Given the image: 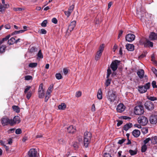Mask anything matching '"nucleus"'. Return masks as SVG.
<instances>
[{
  "instance_id": "nucleus-1",
  "label": "nucleus",
  "mask_w": 157,
  "mask_h": 157,
  "mask_svg": "<svg viewBox=\"0 0 157 157\" xmlns=\"http://www.w3.org/2000/svg\"><path fill=\"white\" fill-rule=\"evenodd\" d=\"M106 97L110 102H113L117 98L116 92L112 90H109L107 92Z\"/></svg>"
},
{
  "instance_id": "nucleus-2",
  "label": "nucleus",
  "mask_w": 157,
  "mask_h": 157,
  "mask_svg": "<svg viewBox=\"0 0 157 157\" xmlns=\"http://www.w3.org/2000/svg\"><path fill=\"white\" fill-rule=\"evenodd\" d=\"M150 83L148 82L146 83L144 86H140L138 87V90L140 93H143L146 92L147 90L150 88Z\"/></svg>"
},
{
  "instance_id": "nucleus-3",
  "label": "nucleus",
  "mask_w": 157,
  "mask_h": 157,
  "mask_svg": "<svg viewBox=\"0 0 157 157\" xmlns=\"http://www.w3.org/2000/svg\"><path fill=\"white\" fill-rule=\"evenodd\" d=\"M137 120L139 124L143 126L146 125L148 123L147 118L144 116H140L138 118Z\"/></svg>"
},
{
  "instance_id": "nucleus-4",
  "label": "nucleus",
  "mask_w": 157,
  "mask_h": 157,
  "mask_svg": "<svg viewBox=\"0 0 157 157\" xmlns=\"http://www.w3.org/2000/svg\"><path fill=\"white\" fill-rule=\"evenodd\" d=\"M134 112L136 115H140L143 114L144 112L143 106L140 105L136 106L134 109Z\"/></svg>"
},
{
  "instance_id": "nucleus-5",
  "label": "nucleus",
  "mask_w": 157,
  "mask_h": 157,
  "mask_svg": "<svg viewBox=\"0 0 157 157\" xmlns=\"http://www.w3.org/2000/svg\"><path fill=\"white\" fill-rule=\"evenodd\" d=\"M144 105L145 108L149 110H152L154 108L153 103L150 101H147L145 103Z\"/></svg>"
},
{
  "instance_id": "nucleus-6",
  "label": "nucleus",
  "mask_w": 157,
  "mask_h": 157,
  "mask_svg": "<svg viewBox=\"0 0 157 157\" xmlns=\"http://www.w3.org/2000/svg\"><path fill=\"white\" fill-rule=\"evenodd\" d=\"M11 119H9L7 117H4L1 120V122L3 126L7 125L9 124L11 125L10 124Z\"/></svg>"
},
{
  "instance_id": "nucleus-7",
  "label": "nucleus",
  "mask_w": 157,
  "mask_h": 157,
  "mask_svg": "<svg viewBox=\"0 0 157 157\" xmlns=\"http://www.w3.org/2000/svg\"><path fill=\"white\" fill-rule=\"evenodd\" d=\"M120 61L117 60H115L113 61L110 65V67L113 71H115L117 68V66Z\"/></svg>"
},
{
  "instance_id": "nucleus-8",
  "label": "nucleus",
  "mask_w": 157,
  "mask_h": 157,
  "mask_svg": "<svg viewBox=\"0 0 157 157\" xmlns=\"http://www.w3.org/2000/svg\"><path fill=\"white\" fill-rule=\"evenodd\" d=\"M28 155L29 157H38L37 152L35 149H30L28 152Z\"/></svg>"
},
{
  "instance_id": "nucleus-9",
  "label": "nucleus",
  "mask_w": 157,
  "mask_h": 157,
  "mask_svg": "<svg viewBox=\"0 0 157 157\" xmlns=\"http://www.w3.org/2000/svg\"><path fill=\"white\" fill-rule=\"evenodd\" d=\"M135 38V36L132 34H128L126 36L125 39L126 41L132 42L133 41Z\"/></svg>"
},
{
  "instance_id": "nucleus-10",
  "label": "nucleus",
  "mask_w": 157,
  "mask_h": 157,
  "mask_svg": "<svg viewBox=\"0 0 157 157\" xmlns=\"http://www.w3.org/2000/svg\"><path fill=\"white\" fill-rule=\"evenodd\" d=\"M11 121L10 124L12 126L15 124L19 123L20 122V119L19 116H15L13 119H11Z\"/></svg>"
},
{
  "instance_id": "nucleus-11",
  "label": "nucleus",
  "mask_w": 157,
  "mask_h": 157,
  "mask_svg": "<svg viewBox=\"0 0 157 157\" xmlns=\"http://www.w3.org/2000/svg\"><path fill=\"white\" fill-rule=\"evenodd\" d=\"M76 24V21H71L70 25H69L68 29L67 30V32H71V31L73 30Z\"/></svg>"
},
{
  "instance_id": "nucleus-12",
  "label": "nucleus",
  "mask_w": 157,
  "mask_h": 157,
  "mask_svg": "<svg viewBox=\"0 0 157 157\" xmlns=\"http://www.w3.org/2000/svg\"><path fill=\"white\" fill-rule=\"evenodd\" d=\"M125 106L122 104H120L117 106V110L118 112L121 113L124 111L125 109Z\"/></svg>"
},
{
  "instance_id": "nucleus-13",
  "label": "nucleus",
  "mask_w": 157,
  "mask_h": 157,
  "mask_svg": "<svg viewBox=\"0 0 157 157\" xmlns=\"http://www.w3.org/2000/svg\"><path fill=\"white\" fill-rule=\"evenodd\" d=\"M144 46L145 47H152L153 46V43L152 42L149 41L148 40H147L143 43Z\"/></svg>"
},
{
  "instance_id": "nucleus-14",
  "label": "nucleus",
  "mask_w": 157,
  "mask_h": 157,
  "mask_svg": "<svg viewBox=\"0 0 157 157\" xmlns=\"http://www.w3.org/2000/svg\"><path fill=\"white\" fill-rule=\"evenodd\" d=\"M150 121L152 124H155L157 122V118L155 116H151L150 119Z\"/></svg>"
},
{
  "instance_id": "nucleus-15",
  "label": "nucleus",
  "mask_w": 157,
  "mask_h": 157,
  "mask_svg": "<svg viewBox=\"0 0 157 157\" xmlns=\"http://www.w3.org/2000/svg\"><path fill=\"white\" fill-rule=\"evenodd\" d=\"M91 139L84 138V146L85 147H87L88 146V145L90 144Z\"/></svg>"
},
{
  "instance_id": "nucleus-16",
  "label": "nucleus",
  "mask_w": 157,
  "mask_h": 157,
  "mask_svg": "<svg viewBox=\"0 0 157 157\" xmlns=\"http://www.w3.org/2000/svg\"><path fill=\"white\" fill-rule=\"evenodd\" d=\"M149 38L151 40H154L157 39V35L154 33L152 32L149 35Z\"/></svg>"
},
{
  "instance_id": "nucleus-17",
  "label": "nucleus",
  "mask_w": 157,
  "mask_h": 157,
  "mask_svg": "<svg viewBox=\"0 0 157 157\" xmlns=\"http://www.w3.org/2000/svg\"><path fill=\"white\" fill-rule=\"evenodd\" d=\"M127 49L129 51H133L134 50V46L132 44H128L126 45Z\"/></svg>"
},
{
  "instance_id": "nucleus-18",
  "label": "nucleus",
  "mask_w": 157,
  "mask_h": 157,
  "mask_svg": "<svg viewBox=\"0 0 157 157\" xmlns=\"http://www.w3.org/2000/svg\"><path fill=\"white\" fill-rule=\"evenodd\" d=\"M140 132L138 130L135 129L132 132L133 135L136 137H138L140 135Z\"/></svg>"
},
{
  "instance_id": "nucleus-19",
  "label": "nucleus",
  "mask_w": 157,
  "mask_h": 157,
  "mask_svg": "<svg viewBox=\"0 0 157 157\" xmlns=\"http://www.w3.org/2000/svg\"><path fill=\"white\" fill-rule=\"evenodd\" d=\"M67 132L69 133H73L75 131V129L73 126L71 125L67 128Z\"/></svg>"
},
{
  "instance_id": "nucleus-20",
  "label": "nucleus",
  "mask_w": 157,
  "mask_h": 157,
  "mask_svg": "<svg viewBox=\"0 0 157 157\" xmlns=\"http://www.w3.org/2000/svg\"><path fill=\"white\" fill-rule=\"evenodd\" d=\"M137 74L140 78H142L144 75V71L143 69H140L138 71Z\"/></svg>"
},
{
  "instance_id": "nucleus-21",
  "label": "nucleus",
  "mask_w": 157,
  "mask_h": 157,
  "mask_svg": "<svg viewBox=\"0 0 157 157\" xmlns=\"http://www.w3.org/2000/svg\"><path fill=\"white\" fill-rule=\"evenodd\" d=\"M97 98L99 100L101 99L102 98L101 89V88L99 89L97 95Z\"/></svg>"
},
{
  "instance_id": "nucleus-22",
  "label": "nucleus",
  "mask_w": 157,
  "mask_h": 157,
  "mask_svg": "<svg viewBox=\"0 0 157 157\" xmlns=\"http://www.w3.org/2000/svg\"><path fill=\"white\" fill-rule=\"evenodd\" d=\"M84 138H87L91 139V134L90 132L86 131L85 132L84 134Z\"/></svg>"
},
{
  "instance_id": "nucleus-23",
  "label": "nucleus",
  "mask_w": 157,
  "mask_h": 157,
  "mask_svg": "<svg viewBox=\"0 0 157 157\" xmlns=\"http://www.w3.org/2000/svg\"><path fill=\"white\" fill-rule=\"evenodd\" d=\"M132 126V124L131 123L127 124L125 125L123 127V129L125 131H127L129 128Z\"/></svg>"
},
{
  "instance_id": "nucleus-24",
  "label": "nucleus",
  "mask_w": 157,
  "mask_h": 157,
  "mask_svg": "<svg viewBox=\"0 0 157 157\" xmlns=\"http://www.w3.org/2000/svg\"><path fill=\"white\" fill-rule=\"evenodd\" d=\"M6 46L5 45H2L0 47V53H3L5 52Z\"/></svg>"
},
{
  "instance_id": "nucleus-25",
  "label": "nucleus",
  "mask_w": 157,
  "mask_h": 157,
  "mask_svg": "<svg viewBox=\"0 0 157 157\" xmlns=\"http://www.w3.org/2000/svg\"><path fill=\"white\" fill-rule=\"evenodd\" d=\"M37 57L36 58L37 59H42L43 58V55L41 52V50H40L38 52V53L37 54Z\"/></svg>"
},
{
  "instance_id": "nucleus-26",
  "label": "nucleus",
  "mask_w": 157,
  "mask_h": 157,
  "mask_svg": "<svg viewBox=\"0 0 157 157\" xmlns=\"http://www.w3.org/2000/svg\"><path fill=\"white\" fill-rule=\"evenodd\" d=\"M15 39L14 37H12L8 40V43L9 45H12L15 43Z\"/></svg>"
},
{
  "instance_id": "nucleus-27",
  "label": "nucleus",
  "mask_w": 157,
  "mask_h": 157,
  "mask_svg": "<svg viewBox=\"0 0 157 157\" xmlns=\"http://www.w3.org/2000/svg\"><path fill=\"white\" fill-rule=\"evenodd\" d=\"M12 108L13 110L17 113H18L20 111L19 107L16 105H13L12 106Z\"/></svg>"
},
{
  "instance_id": "nucleus-28",
  "label": "nucleus",
  "mask_w": 157,
  "mask_h": 157,
  "mask_svg": "<svg viewBox=\"0 0 157 157\" xmlns=\"http://www.w3.org/2000/svg\"><path fill=\"white\" fill-rule=\"evenodd\" d=\"M151 139V141L152 143L155 144L157 143V136L152 137Z\"/></svg>"
},
{
  "instance_id": "nucleus-29",
  "label": "nucleus",
  "mask_w": 157,
  "mask_h": 157,
  "mask_svg": "<svg viewBox=\"0 0 157 157\" xmlns=\"http://www.w3.org/2000/svg\"><path fill=\"white\" fill-rule=\"evenodd\" d=\"M25 31L26 30H21L19 31H15L12 33V35H14L17 34L22 33Z\"/></svg>"
},
{
  "instance_id": "nucleus-30",
  "label": "nucleus",
  "mask_w": 157,
  "mask_h": 157,
  "mask_svg": "<svg viewBox=\"0 0 157 157\" xmlns=\"http://www.w3.org/2000/svg\"><path fill=\"white\" fill-rule=\"evenodd\" d=\"M102 53L100 52H97L95 57V59L96 60H98L100 58Z\"/></svg>"
},
{
  "instance_id": "nucleus-31",
  "label": "nucleus",
  "mask_w": 157,
  "mask_h": 157,
  "mask_svg": "<svg viewBox=\"0 0 157 157\" xmlns=\"http://www.w3.org/2000/svg\"><path fill=\"white\" fill-rule=\"evenodd\" d=\"M66 108V105L64 103H62L60 105L58 106V108L59 109H64Z\"/></svg>"
},
{
  "instance_id": "nucleus-32",
  "label": "nucleus",
  "mask_w": 157,
  "mask_h": 157,
  "mask_svg": "<svg viewBox=\"0 0 157 157\" xmlns=\"http://www.w3.org/2000/svg\"><path fill=\"white\" fill-rule=\"evenodd\" d=\"M111 82V79L108 78L107 79L105 82V86L106 87L109 86Z\"/></svg>"
},
{
  "instance_id": "nucleus-33",
  "label": "nucleus",
  "mask_w": 157,
  "mask_h": 157,
  "mask_svg": "<svg viewBox=\"0 0 157 157\" xmlns=\"http://www.w3.org/2000/svg\"><path fill=\"white\" fill-rule=\"evenodd\" d=\"M37 51V49L34 47H31L29 49V51L31 53H34Z\"/></svg>"
},
{
  "instance_id": "nucleus-34",
  "label": "nucleus",
  "mask_w": 157,
  "mask_h": 157,
  "mask_svg": "<svg viewBox=\"0 0 157 157\" xmlns=\"http://www.w3.org/2000/svg\"><path fill=\"white\" fill-rule=\"evenodd\" d=\"M50 97V94H49V93L48 92L46 93V96L45 98L44 101L45 102L47 101L49 98Z\"/></svg>"
},
{
  "instance_id": "nucleus-35",
  "label": "nucleus",
  "mask_w": 157,
  "mask_h": 157,
  "mask_svg": "<svg viewBox=\"0 0 157 157\" xmlns=\"http://www.w3.org/2000/svg\"><path fill=\"white\" fill-rule=\"evenodd\" d=\"M53 85H51L48 88V90H47L46 93L48 92L49 93V94H50L52 92V89L53 88Z\"/></svg>"
},
{
  "instance_id": "nucleus-36",
  "label": "nucleus",
  "mask_w": 157,
  "mask_h": 157,
  "mask_svg": "<svg viewBox=\"0 0 157 157\" xmlns=\"http://www.w3.org/2000/svg\"><path fill=\"white\" fill-rule=\"evenodd\" d=\"M38 96L39 98H44V91L41 92H38Z\"/></svg>"
},
{
  "instance_id": "nucleus-37",
  "label": "nucleus",
  "mask_w": 157,
  "mask_h": 157,
  "mask_svg": "<svg viewBox=\"0 0 157 157\" xmlns=\"http://www.w3.org/2000/svg\"><path fill=\"white\" fill-rule=\"evenodd\" d=\"M37 65V63H31L29 64V67L34 68L36 67Z\"/></svg>"
},
{
  "instance_id": "nucleus-38",
  "label": "nucleus",
  "mask_w": 157,
  "mask_h": 157,
  "mask_svg": "<svg viewBox=\"0 0 157 157\" xmlns=\"http://www.w3.org/2000/svg\"><path fill=\"white\" fill-rule=\"evenodd\" d=\"M56 79L59 80L62 78V76L59 73H57L56 74Z\"/></svg>"
},
{
  "instance_id": "nucleus-39",
  "label": "nucleus",
  "mask_w": 157,
  "mask_h": 157,
  "mask_svg": "<svg viewBox=\"0 0 157 157\" xmlns=\"http://www.w3.org/2000/svg\"><path fill=\"white\" fill-rule=\"evenodd\" d=\"M104 44H102L100 46L98 52H101L102 53L104 50Z\"/></svg>"
},
{
  "instance_id": "nucleus-40",
  "label": "nucleus",
  "mask_w": 157,
  "mask_h": 157,
  "mask_svg": "<svg viewBox=\"0 0 157 157\" xmlns=\"http://www.w3.org/2000/svg\"><path fill=\"white\" fill-rule=\"evenodd\" d=\"M129 152L130 154L132 155H136L137 153V151H136L135 150H129Z\"/></svg>"
},
{
  "instance_id": "nucleus-41",
  "label": "nucleus",
  "mask_w": 157,
  "mask_h": 157,
  "mask_svg": "<svg viewBox=\"0 0 157 157\" xmlns=\"http://www.w3.org/2000/svg\"><path fill=\"white\" fill-rule=\"evenodd\" d=\"M24 78L25 80H29L32 79L33 78L30 75H26Z\"/></svg>"
},
{
  "instance_id": "nucleus-42",
  "label": "nucleus",
  "mask_w": 157,
  "mask_h": 157,
  "mask_svg": "<svg viewBox=\"0 0 157 157\" xmlns=\"http://www.w3.org/2000/svg\"><path fill=\"white\" fill-rule=\"evenodd\" d=\"M147 149V146L144 144L142 146L141 148V151L142 152H145Z\"/></svg>"
},
{
  "instance_id": "nucleus-43",
  "label": "nucleus",
  "mask_w": 157,
  "mask_h": 157,
  "mask_svg": "<svg viewBox=\"0 0 157 157\" xmlns=\"http://www.w3.org/2000/svg\"><path fill=\"white\" fill-rule=\"evenodd\" d=\"M31 87L30 86H27L25 87V89L24 93L26 94L27 93L28 91H29L31 88Z\"/></svg>"
},
{
  "instance_id": "nucleus-44",
  "label": "nucleus",
  "mask_w": 157,
  "mask_h": 157,
  "mask_svg": "<svg viewBox=\"0 0 157 157\" xmlns=\"http://www.w3.org/2000/svg\"><path fill=\"white\" fill-rule=\"evenodd\" d=\"M44 90L43 89V84L41 83L40 85L39 89H38V92H41L42 91H44Z\"/></svg>"
},
{
  "instance_id": "nucleus-45",
  "label": "nucleus",
  "mask_w": 157,
  "mask_h": 157,
  "mask_svg": "<svg viewBox=\"0 0 157 157\" xmlns=\"http://www.w3.org/2000/svg\"><path fill=\"white\" fill-rule=\"evenodd\" d=\"M142 131L144 134H146L148 132V129L146 128H143L142 129Z\"/></svg>"
},
{
  "instance_id": "nucleus-46",
  "label": "nucleus",
  "mask_w": 157,
  "mask_h": 157,
  "mask_svg": "<svg viewBox=\"0 0 157 157\" xmlns=\"http://www.w3.org/2000/svg\"><path fill=\"white\" fill-rule=\"evenodd\" d=\"M47 23V21L46 20L44 21L41 23V25L42 27H45L46 26V25Z\"/></svg>"
},
{
  "instance_id": "nucleus-47",
  "label": "nucleus",
  "mask_w": 157,
  "mask_h": 157,
  "mask_svg": "<svg viewBox=\"0 0 157 157\" xmlns=\"http://www.w3.org/2000/svg\"><path fill=\"white\" fill-rule=\"evenodd\" d=\"M147 98L149 100L151 101H154L156 100H157L156 98L154 97H151V96L149 97H148Z\"/></svg>"
},
{
  "instance_id": "nucleus-48",
  "label": "nucleus",
  "mask_w": 157,
  "mask_h": 157,
  "mask_svg": "<svg viewBox=\"0 0 157 157\" xmlns=\"http://www.w3.org/2000/svg\"><path fill=\"white\" fill-rule=\"evenodd\" d=\"M14 10L15 11H21L24 10V9L22 8H13Z\"/></svg>"
},
{
  "instance_id": "nucleus-49",
  "label": "nucleus",
  "mask_w": 157,
  "mask_h": 157,
  "mask_svg": "<svg viewBox=\"0 0 157 157\" xmlns=\"http://www.w3.org/2000/svg\"><path fill=\"white\" fill-rule=\"evenodd\" d=\"M32 95V92L29 91L26 95V98L27 99H29L31 97Z\"/></svg>"
},
{
  "instance_id": "nucleus-50",
  "label": "nucleus",
  "mask_w": 157,
  "mask_h": 157,
  "mask_svg": "<svg viewBox=\"0 0 157 157\" xmlns=\"http://www.w3.org/2000/svg\"><path fill=\"white\" fill-rule=\"evenodd\" d=\"M82 95V92L80 91H78L76 92L75 96L78 98L80 97Z\"/></svg>"
},
{
  "instance_id": "nucleus-51",
  "label": "nucleus",
  "mask_w": 157,
  "mask_h": 157,
  "mask_svg": "<svg viewBox=\"0 0 157 157\" xmlns=\"http://www.w3.org/2000/svg\"><path fill=\"white\" fill-rule=\"evenodd\" d=\"M74 8V6L72 5L69 7L68 11L71 13L73 10Z\"/></svg>"
},
{
  "instance_id": "nucleus-52",
  "label": "nucleus",
  "mask_w": 157,
  "mask_h": 157,
  "mask_svg": "<svg viewBox=\"0 0 157 157\" xmlns=\"http://www.w3.org/2000/svg\"><path fill=\"white\" fill-rule=\"evenodd\" d=\"M150 140H151V139L150 138H146L144 141V143L145 144H146Z\"/></svg>"
},
{
  "instance_id": "nucleus-53",
  "label": "nucleus",
  "mask_w": 157,
  "mask_h": 157,
  "mask_svg": "<svg viewBox=\"0 0 157 157\" xmlns=\"http://www.w3.org/2000/svg\"><path fill=\"white\" fill-rule=\"evenodd\" d=\"M21 130L20 128L17 129L15 131V133L17 134H21Z\"/></svg>"
},
{
  "instance_id": "nucleus-54",
  "label": "nucleus",
  "mask_w": 157,
  "mask_h": 157,
  "mask_svg": "<svg viewBox=\"0 0 157 157\" xmlns=\"http://www.w3.org/2000/svg\"><path fill=\"white\" fill-rule=\"evenodd\" d=\"M64 13L65 15L67 16V17H68L70 15H71V13L70 12H69L68 11H65L64 12Z\"/></svg>"
},
{
  "instance_id": "nucleus-55",
  "label": "nucleus",
  "mask_w": 157,
  "mask_h": 157,
  "mask_svg": "<svg viewBox=\"0 0 157 157\" xmlns=\"http://www.w3.org/2000/svg\"><path fill=\"white\" fill-rule=\"evenodd\" d=\"M126 140L125 139H122L121 140H119L118 143L120 144H123Z\"/></svg>"
},
{
  "instance_id": "nucleus-56",
  "label": "nucleus",
  "mask_w": 157,
  "mask_h": 157,
  "mask_svg": "<svg viewBox=\"0 0 157 157\" xmlns=\"http://www.w3.org/2000/svg\"><path fill=\"white\" fill-rule=\"evenodd\" d=\"M58 142L59 144H63L64 143V141L63 139L61 138L59 140Z\"/></svg>"
},
{
  "instance_id": "nucleus-57",
  "label": "nucleus",
  "mask_w": 157,
  "mask_h": 157,
  "mask_svg": "<svg viewBox=\"0 0 157 157\" xmlns=\"http://www.w3.org/2000/svg\"><path fill=\"white\" fill-rule=\"evenodd\" d=\"M5 11V9L3 7V6L0 3V11L2 12Z\"/></svg>"
},
{
  "instance_id": "nucleus-58",
  "label": "nucleus",
  "mask_w": 157,
  "mask_h": 157,
  "mask_svg": "<svg viewBox=\"0 0 157 157\" xmlns=\"http://www.w3.org/2000/svg\"><path fill=\"white\" fill-rule=\"evenodd\" d=\"M68 72V69L67 68H64L63 69V72L65 75H67Z\"/></svg>"
},
{
  "instance_id": "nucleus-59",
  "label": "nucleus",
  "mask_w": 157,
  "mask_h": 157,
  "mask_svg": "<svg viewBox=\"0 0 157 157\" xmlns=\"http://www.w3.org/2000/svg\"><path fill=\"white\" fill-rule=\"evenodd\" d=\"M152 85L154 88L157 87V86L156 85V82L155 81H153L152 82Z\"/></svg>"
},
{
  "instance_id": "nucleus-60",
  "label": "nucleus",
  "mask_w": 157,
  "mask_h": 157,
  "mask_svg": "<svg viewBox=\"0 0 157 157\" xmlns=\"http://www.w3.org/2000/svg\"><path fill=\"white\" fill-rule=\"evenodd\" d=\"M103 157H111L109 153H105L103 155Z\"/></svg>"
},
{
  "instance_id": "nucleus-61",
  "label": "nucleus",
  "mask_w": 157,
  "mask_h": 157,
  "mask_svg": "<svg viewBox=\"0 0 157 157\" xmlns=\"http://www.w3.org/2000/svg\"><path fill=\"white\" fill-rule=\"evenodd\" d=\"M73 146L75 149L78 148V146L77 142H75L73 144Z\"/></svg>"
},
{
  "instance_id": "nucleus-62",
  "label": "nucleus",
  "mask_w": 157,
  "mask_h": 157,
  "mask_svg": "<svg viewBox=\"0 0 157 157\" xmlns=\"http://www.w3.org/2000/svg\"><path fill=\"white\" fill-rule=\"evenodd\" d=\"M52 22L54 24H56L57 22V20L56 18H53L52 20Z\"/></svg>"
},
{
  "instance_id": "nucleus-63",
  "label": "nucleus",
  "mask_w": 157,
  "mask_h": 157,
  "mask_svg": "<svg viewBox=\"0 0 157 157\" xmlns=\"http://www.w3.org/2000/svg\"><path fill=\"white\" fill-rule=\"evenodd\" d=\"M40 33L42 34H45L47 33V31L45 29H42L40 30Z\"/></svg>"
},
{
  "instance_id": "nucleus-64",
  "label": "nucleus",
  "mask_w": 157,
  "mask_h": 157,
  "mask_svg": "<svg viewBox=\"0 0 157 157\" xmlns=\"http://www.w3.org/2000/svg\"><path fill=\"white\" fill-rule=\"evenodd\" d=\"M15 130V129L14 128H11L8 130V133H13L14 132Z\"/></svg>"
}]
</instances>
